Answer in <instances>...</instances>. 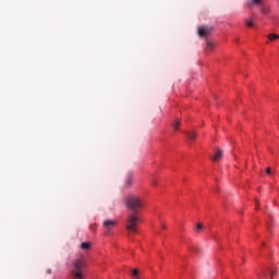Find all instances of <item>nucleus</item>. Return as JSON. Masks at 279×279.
Here are the masks:
<instances>
[{"mask_svg":"<svg viewBox=\"0 0 279 279\" xmlns=\"http://www.w3.org/2000/svg\"><path fill=\"white\" fill-rule=\"evenodd\" d=\"M278 38H279V35H277V34H269L268 35V39H270V40H278Z\"/></svg>","mask_w":279,"mask_h":279,"instance_id":"15","label":"nucleus"},{"mask_svg":"<svg viewBox=\"0 0 279 279\" xmlns=\"http://www.w3.org/2000/svg\"><path fill=\"white\" fill-rule=\"evenodd\" d=\"M132 279H141V275H138V269H133L131 272Z\"/></svg>","mask_w":279,"mask_h":279,"instance_id":"10","label":"nucleus"},{"mask_svg":"<svg viewBox=\"0 0 279 279\" xmlns=\"http://www.w3.org/2000/svg\"><path fill=\"white\" fill-rule=\"evenodd\" d=\"M221 158H223V151L221 149H218L211 160H214V162H219Z\"/></svg>","mask_w":279,"mask_h":279,"instance_id":"7","label":"nucleus"},{"mask_svg":"<svg viewBox=\"0 0 279 279\" xmlns=\"http://www.w3.org/2000/svg\"><path fill=\"white\" fill-rule=\"evenodd\" d=\"M244 23L246 25V27H254V19H245Z\"/></svg>","mask_w":279,"mask_h":279,"instance_id":"8","label":"nucleus"},{"mask_svg":"<svg viewBox=\"0 0 279 279\" xmlns=\"http://www.w3.org/2000/svg\"><path fill=\"white\" fill-rule=\"evenodd\" d=\"M151 184H153V186H158V182H156V181H153Z\"/></svg>","mask_w":279,"mask_h":279,"instance_id":"20","label":"nucleus"},{"mask_svg":"<svg viewBox=\"0 0 279 279\" xmlns=\"http://www.w3.org/2000/svg\"><path fill=\"white\" fill-rule=\"evenodd\" d=\"M114 226H117V220H105L102 222L105 234H110V230H112Z\"/></svg>","mask_w":279,"mask_h":279,"instance_id":"3","label":"nucleus"},{"mask_svg":"<svg viewBox=\"0 0 279 279\" xmlns=\"http://www.w3.org/2000/svg\"><path fill=\"white\" fill-rule=\"evenodd\" d=\"M269 274H270V278L274 279V276H276L275 270H270Z\"/></svg>","mask_w":279,"mask_h":279,"instance_id":"19","label":"nucleus"},{"mask_svg":"<svg viewBox=\"0 0 279 279\" xmlns=\"http://www.w3.org/2000/svg\"><path fill=\"white\" fill-rule=\"evenodd\" d=\"M267 175H271V168H266Z\"/></svg>","mask_w":279,"mask_h":279,"instance_id":"18","label":"nucleus"},{"mask_svg":"<svg viewBox=\"0 0 279 279\" xmlns=\"http://www.w3.org/2000/svg\"><path fill=\"white\" fill-rule=\"evenodd\" d=\"M90 230H95V225H92V226H90Z\"/></svg>","mask_w":279,"mask_h":279,"instance_id":"22","label":"nucleus"},{"mask_svg":"<svg viewBox=\"0 0 279 279\" xmlns=\"http://www.w3.org/2000/svg\"><path fill=\"white\" fill-rule=\"evenodd\" d=\"M86 265V262L84 259H76L72 263L71 267V274L74 276V278L83 279L84 275L82 271L84 270V267Z\"/></svg>","mask_w":279,"mask_h":279,"instance_id":"2","label":"nucleus"},{"mask_svg":"<svg viewBox=\"0 0 279 279\" xmlns=\"http://www.w3.org/2000/svg\"><path fill=\"white\" fill-rule=\"evenodd\" d=\"M269 5L262 4L260 12L262 14H269Z\"/></svg>","mask_w":279,"mask_h":279,"instance_id":"11","label":"nucleus"},{"mask_svg":"<svg viewBox=\"0 0 279 279\" xmlns=\"http://www.w3.org/2000/svg\"><path fill=\"white\" fill-rule=\"evenodd\" d=\"M204 228L202 223L196 225V232H199Z\"/></svg>","mask_w":279,"mask_h":279,"instance_id":"16","label":"nucleus"},{"mask_svg":"<svg viewBox=\"0 0 279 279\" xmlns=\"http://www.w3.org/2000/svg\"><path fill=\"white\" fill-rule=\"evenodd\" d=\"M211 32V27L203 26L198 28V36H201V38H205V36H208Z\"/></svg>","mask_w":279,"mask_h":279,"instance_id":"4","label":"nucleus"},{"mask_svg":"<svg viewBox=\"0 0 279 279\" xmlns=\"http://www.w3.org/2000/svg\"><path fill=\"white\" fill-rule=\"evenodd\" d=\"M215 49V44L213 41H207L206 44V50L213 51Z\"/></svg>","mask_w":279,"mask_h":279,"instance_id":"12","label":"nucleus"},{"mask_svg":"<svg viewBox=\"0 0 279 279\" xmlns=\"http://www.w3.org/2000/svg\"><path fill=\"white\" fill-rule=\"evenodd\" d=\"M180 120H175V122L172 124L173 131L178 132V130H180Z\"/></svg>","mask_w":279,"mask_h":279,"instance_id":"14","label":"nucleus"},{"mask_svg":"<svg viewBox=\"0 0 279 279\" xmlns=\"http://www.w3.org/2000/svg\"><path fill=\"white\" fill-rule=\"evenodd\" d=\"M246 5L250 9L254 8L255 5H263V0H248Z\"/></svg>","mask_w":279,"mask_h":279,"instance_id":"6","label":"nucleus"},{"mask_svg":"<svg viewBox=\"0 0 279 279\" xmlns=\"http://www.w3.org/2000/svg\"><path fill=\"white\" fill-rule=\"evenodd\" d=\"M190 252H199V248H197L196 246H192L190 247Z\"/></svg>","mask_w":279,"mask_h":279,"instance_id":"17","label":"nucleus"},{"mask_svg":"<svg viewBox=\"0 0 279 279\" xmlns=\"http://www.w3.org/2000/svg\"><path fill=\"white\" fill-rule=\"evenodd\" d=\"M47 274H51V269H48V270H47Z\"/></svg>","mask_w":279,"mask_h":279,"instance_id":"23","label":"nucleus"},{"mask_svg":"<svg viewBox=\"0 0 279 279\" xmlns=\"http://www.w3.org/2000/svg\"><path fill=\"white\" fill-rule=\"evenodd\" d=\"M81 250H84L85 252H88V250H90V243L89 242H83L81 244Z\"/></svg>","mask_w":279,"mask_h":279,"instance_id":"9","label":"nucleus"},{"mask_svg":"<svg viewBox=\"0 0 279 279\" xmlns=\"http://www.w3.org/2000/svg\"><path fill=\"white\" fill-rule=\"evenodd\" d=\"M124 204L129 210H132V214H130L126 219V230H129V232H136V226L138 221H141L138 210L143 207V199L134 194H129L124 197Z\"/></svg>","mask_w":279,"mask_h":279,"instance_id":"1","label":"nucleus"},{"mask_svg":"<svg viewBox=\"0 0 279 279\" xmlns=\"http://www.w3.org/2000/svg\"><path fill=\"white\" fill-rule=\"evenodd\" d=\"M133 178H134V174L132 172H129L126 174L125 183H124L125 189H132V184H133L132 180H133Z\"/></svg>","mask_w":279,"mask_h":279,"instance_id":"5","label":"nucleus"},{"mask_svg":"<svg viewBox=\"0 0 279 279\" xmlns=\"http://www.w3.org/2000/svg\"><path fill=\"white\" fill-rule=\"evenodd\" d=\"M187 138L190 141H195V138H197V134L195 132H187Z\"/></svg>","mask_w":279,"mask_h":279,"instance_id":"13","label":"nucleus"},{"mask_svg":"<svg viewBox=\"0 0 279 279\" xmlns=\"http://www.w3.org/2000/svg\"><path fill=\"white\" fill-rule=\"evenodd\" d=\"M161 230H167V225H161Z\"/></svg>","mask_w":279,"mask_h":279,"instance_id":"21","label":"nucleus"}]
</instances>
